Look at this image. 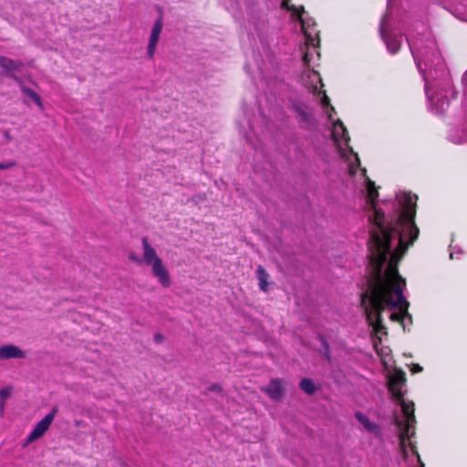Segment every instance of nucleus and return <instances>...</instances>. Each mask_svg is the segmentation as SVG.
I'll return each mask as SVG.
<instances>
[{
    "instance_id": "f257e3e1",
    "label": "nucleus",
    "mask_w": 467,
    "mask_h": 467,
    "mask_svg": "<svg viewBox=\"0 0 467 467\" xmlns=\"http://www.w3.org/2000/svg\"><path fill=\"white\" fill-rule=\"evenodd\" d=\"M368 221L369 227L368 257L371 276L368 288L362 293L360 305L369 325L378 329L381 326V311L385 307H400V313H392L393 321H411L408 312L409 302L403 296L405 279L398 272L397 264L409 245L418 238L419 229L414 223L416 195L397 194V203L389 215L378 208L374 182H368Z\"/></svg>"
},
{
    "instance_id": "f03ea898",
    "label": "nucleus",
    "mask_w": 467,
    "mask_h": 467,
    "mask_svg": "<svg viewBox=\"0 0 467 467\" xmlns=\"http://www.w3.org/2000/svg\"><path fill=\"white\" fill-rule=\"evenodd\" d=\"M408 44L425 81V93L431 109L436 114H442L449 107L450 97H454V91L436 41L427 32L408 39Z\"/></svg>"
},
{
    "instance_id": "7ed1b4c3",
    "label": "nucleus",
    "mask_w": 467,
    "mask_h": 467,
    "mask_svg": "<svg viewBox=\"0 0 467 467\" xmlns=\"http://www.w3.org/2000/svg\"><path fill=\"white\" fill-rule=\"evenodd\" d=\"M406 378L402 370H397L390 378L389 388L392 395L400 403L403 418L395 417L394 423L400 428V446L403 452L404 457H407L406 440L410 439L414 431L410 432L411 428H414L416 419L414 416V403L406 402L403 400V387L405 386Z\"/></svg>"
},
{
    "instance_id": "20e7f679",
    "label": "nucleus",
    "mask_w": 467,
    "mask_h": 467,
    "mask_svg": "<svg viewBox=\"0 0 467 467\" xmlns=\"http://www.w3.org/2000/svg\"><path fill=\"white\" fill-rule=\"evenodd\" d=\"M142 256L140 257L134 253L129 254V259L138 265H145L150 266L152 275L158 280L163 288H168L171 285L170 272L163 263L162 259L158 255L155 248L149 243L147 237L141 238Z\"/></svg>"
},
{
    "instance_id": "39448f33",
    "label": "nucleus",
    "mask_w": 467,
    "mask_h": 467,
    "mask_svg": "<svg viewBox=\"0 0 467 467\" xmlns=\"http://www.w3.org/2000/svg\"><path fill=\"white\" fill-rule=\"evenodd\" d=\"M312 58L313 54L309 50L305 52L303 56V63L305 66L308 67V69L303 73L302 78L306 86H307V88H309L310 92H312L314 95H322L320 99L321 105L327 115V119L330 121H333L332 114L335 112V109L333 106L330 105L329 98L327 97L326 92L320 89V88L323 87L322 79L316 70L309 69Z\"/></svg>"
},
{
    "instance_id": "423d86ee",
    "label": "nucleus",
    "mask_w": 467,
    "mask_h": 467,
    "mask_svg": "<svg viewBox=\"0 0 467 467\" xmlns=\"http://www.w3.org/2000/svg\"><path fill=\"white\" fill-rule=\"evenodd\" d=\"M389 23V16L387 13L381 19L379 31L381 37L387 46L388 50L390 53L395 54L399 51L400 47L401 36H399L396 34L388 33Z\"/></svg>"
},
{
    "instance_id": "0eeeda50",
    "label": "nucleus",
    "mask_w": 467,
    "mask_h": 467,
    "mask_svg": "<svg viewBox=\"0 0 467 467\" xmlns=\"http://www.w3.org/2000/svg\"><path fill=\"white\" fill-rule=\"evenodd\" d=\"M57 408L54 407L49 413H47L34 428L26 438V444L31 443L41 438L50 427L56 415Z\"/></svg>"
},
{
    "instance_id": "6e6552de",
    "label": "nucleus",
    "mask_w": 467,
    "mask_h": 467,
    "mask_svg": "<svg viewBox=\"0 0 467 467\" xmlns=\"http://www.w3.org/2000/svg\"><path fill=\"white\" fill-rule=\"evenodd\" d=\"M162 18L160 16L155 22L151 28L149 43L147 47V54L150 58H153L156 47L160 39L161 33L162 31Z\"/></svg>"
},
{
    "instance_id": "1a4fd4ad",
    "label": "nucleus",
    "mask_w": 467,
    "mask_h": 467,
    "mask_svg": "<svg viewBox=\"0 0 467 467\" xmlns=\"http://www.w3.org/2000/svg\"><path fill=\"white\" fill-rule=\"evenodd\" d=\"M293 109L296 113V119L301 124L311 126L314 124L315 118L311 109L304 103H295Z\"/></svg>"
},
{
    "instance_id": "9d476101",
    "label": "nucleus",
    "mask_w": 467,
    "mask_h": 467,
    "mask_svg": "<svg viewBox=\"0 0 467 467\" xmlns=\"http://www.w3.org/2000/svg\"><path fill=\"white\" fill-rule=\"evenodd\" d=\"M272 400H280L285 393V381L280 379H272L268 385L262 389Z\"/></svg>"
},
{
    "instance_id": "9b49d317",
    "label": "nucleus",
    "mask_w": 467,
    "mask_h": 467,
    "mask_svg": "<svg viewBox=\"0 0 467 467\" xmlns=\"http://www.w3.org/2000/svg\"><path fill=\"white\" fill-rule=\"evenodd\" d=\"M26 353L17 346L8 344L0 347V360L11 358H24Z\"/></svg>"
},
{
    "instance_id": "f8f14e48",
    "label": "nucleus",
    "mask_w": 467,
    "mask_h": 467,
    "mask_svg": "<svg viewBox=\"0 0 467 467\" xmlns=\"http://www.w3.org/2000/svg\"><path fill=\"white\" fill-rule=\"evenodd\" d=\"M295 10L297 13L298 20L300 21L302 29L304 30V33L306 35V45L307 47H312L314 48L316 47L315 39L306 31V27H309L311 26L312 20L310 18L307 19L306 17H305L306 12L303 6L300 7V11L297 8H295Z\"/></svg>"
},
{
    "instance_id": "ddd939ff",
    "label": "nucleus",
    "mask_w": 467,
    "mask_h": 467,
    "mask_svg": "<svg viewBox=\"0 0 467 467\" xmlns=\"http://www.w3.org/2000/svg\"><path fill=\"white\" fill-rule=\"evenodd\" d=\"M11 78L19 85V88H20L21 91L26 96H27L29 99H31L38 106V108L40 109H44V105L42 103V99H41L40 96L36 92H35L30 88L26 87L24 84V82L22 81V79L19 77H17L16 74H12Z\"/></svg>"
},
{
    "instance_id": "4468645a",
    "label": "nucleus",
    "mask_w": 467,
    "mask_h": 467,
    "mask_svg": "<svg viewBox=\"0 0 467 467\" xmlns=\"http://www.w3.org/2000/svg\"><path fill=\"white\" fill-rule=\"evenodd\" d=\"M332 136L334 140L338 144L339 147L341 141H345L346 143H348V141L349 140V137L347 134V129L340 119H337L335 122H333Z\"/></svg>"
},
{
    "instance_id": "2eb2a0df",
    "label": "nucleus",
    "mask_w": 467,
    "mask_h": 467,
    "mask_svg": "<svg viewBox=\"0 0 467 467\" xmlns=\"http://www.w3.org/2000/svg\"><path fill=\"white\" fill-rule=\"evenodd\" d=\"M355 417L367 431L373 433L376 436H380L379 426L371 421L364 413L358 411L356 412Z\"/></svg>"
},
{
    "instance_id": "dca6fc26",
    "label": "nucleus",
    "mask_w": 467,
    "mask_h": 467,
    "mask_svg": "<svg viewBox=\"0 0 467 467\" xmlns=\"http://www.w3.org/2000/svg\"><path fill=\"white\" fill-rule=\"evenodd\" d=\"M0 67H3L6 74L11 78L15 71H18L23 67V62L20 60H14L9 57L0 56Z\"/></svg>"
},
{
    "instance_id": "f3484780",
    "label": "nucleus",
    "mask_w": 467,
    "mask_h": 467,
    "mask_svg": "<svg viewBox=\"0 0 467 467\" xmlns=\"http://www.w3.org/2000/svg\"><path fill=\"white\" fill-rule=\"evenodd\" d=\"M256 276L259 280L260 289L265 292L267 291L269 275L262 265H258L256 269Z\"/></svg>"
},
{
    "instance_id": "a211bd4d",
    "label": "nucleus",
    "mask_w": 467,
    "mask_h": 467,
    "mask_svg": "<svg viewBox=\"0 0 467 467\" xmlns=\"http://www.w3.org/2000/svg\"><path fill=\"white\" fill-rule=\"evenodd\" d=\"M300 389L306 394L312 395L316 392L317 387L311 379H302L299 383Z\"/></svg>"
},
{
    "instance_id": "6ab92c4d",
    "label": "nucleus",
    "mask_w": 467,
    "mask_h": 467,
    "mask_svg": "<svg viewBox=\"0 0 467 467\" xmlns=\"http://www.w3.org/2000/svg\"><path fill=\"white\" fill-rule=\"evenodd\" d=\"M12 389L5 387L0 389V414L3 415L5 411V400L10 397Z\"/></svg>"
},
{
    "instance_id": "aec40b11",
    "label": "nucleus",
    "mask_w": 467,
    "mask_h": 467,
    "mask_svg": "<svg viewBox=\"0 0 467 467\" xmlns=\"http://www.w3.org/2000/svg\"><path fill=\"white\" fill-rule=\"evenodd\" d=\"M321 341H322L323 348H324V356L327 358V359L329 360L330 359L329 346L323 337H321Z\"/></svg>"
},
{
    "instance_id": "412c9836",
    "label": "nucleus",
    "mask_w": 467,
    "mask_h": 467,
    "mask_svg": "<svg viewBox=\"0 0 467 467\" xmlns=\"http://www.w3.org/2000/svg\"><path fill=\"white\" fill-rule=\"evenodd\" d=\"M15 165H16L15 161H7L5 163H0V171L10 169V168L14 167Z\"/></svg>"
},
{
    "instance_id": "4be33fe9",
    "label": "nucleus",
    "mask_w": 467,
    "mask_h": 467,
    "mask_svg": "<svg viewBox=\"0 0 467 467\" xmlns=\"http://www.w3.org/2000/svg\"><path fill=\"white\" fill-rule=\"evenodd\" d=\"M208 390L213 392H221L222 387L219 384H213L208 388Z\"/></svg>"
},
{
    "instance_id": "5701e85b",
    "label": "nucleus",
    "mask_w": 467,
    "mask_h": 467,
    "mask_svg": "<svg viewBox=\"0 0 467 467\" xmlns=\"http://www.w3.org/2000/svg\"><path fill=\"white\" fill-rule=\"evenodd\" d=\"M410 370L412 373H419L422 371V367H420L419 364H412Z\"/></svg>"
},
{
    "instance_id": "b1692460",
    "label": "nucleus",
    "mask_w": 467,
    "mask_h": 467,
    "mask_svg": "<svg viewBox=\"0 0 467 467\" xmlns=\"http://www.w3.org/2000/svg\"><path fill=\"white\" fill-rule=\"evenodd\" d=\"M462 83L464 85V95L467 98V71L462 77Z\"/></svg>"
},
{
    "instance_id": "393cba45",
    "label": "nucleus",
    "mask_w": 467,
    "mask_h": 467,
    "mask_svg": "<svg viewBox=\"0 0 467 467\" xmlns=\"http://www.w3.org/2000/svg\"><path fill=\"white\" fill-rule=\"evenodd\" d=\"M163 339H164V337L161 334L157 333L154 335V340L156 343H161L163 341Z\"/></svg>"
},
{
    "instance_id": "a878e982",
    "label": "nucleus",
    "mask_w": 467,
    "mask_h": 467,
    "mask_svg": "<svg viewBox=\"0 0 467 467\" xmlns=\"http://www.w3.org/2000/svg\"><path fill=\"white\" fill-rule=\"evenodd\" d=\"M414 452H415V454H416V455H417V457H418V461H419L420 464L421 465V467H423L424 465H423V463H422V462H421V460H420V458L419 453H418L417 451H414Z\"/></svg>"
},
{
    "instance_id": "bb28decb",
    "label": "nucleus",
    "mask_w": 467,
    "mask_h": 467,
    "mask_svg": "<svg viewBox=\"0 0 467 467\" xmlns=\"http://www.w3.org/2000/svg\"><path fill=\"white\" fill-rule=\"evenodd\" d=\"M454 255H455V252L454 251H451V254H450V257L451 259H453L454 258Z\"/></svg>"
},
{
    "instance_id": "cd10ccee",
    "label": "nucleus",
    "mask_w": 467,
    "mask_h": 467,
    "mask_svg": "<svg viewBox=\"0 0 467 467\" xmlns=\"http://www.w3.org/2000/svg\"><path fill=\"white\" fill-rule=\"evenodd\" d=\"M351 152L355 155L356 160H357L358 163L359 164V160H358V157L357 153H354L352 150H351Z\"/></svg>"
},
{
    "instance_id": "c85d7f7f",
    "label": "nucleus",
    "mask_w": 467,
    "mask_h": 467,
    "mask_svg": "<svg viewBox=\"0 0 467 467\" xmlns=\"http://www.w3.org/2000/svg\"><path fill=\"white\" fill-rule=\"evenodd\" d=\"M391 0H388V7L389 6Z\"/></svg>"
}]
</instances>
